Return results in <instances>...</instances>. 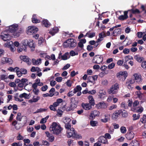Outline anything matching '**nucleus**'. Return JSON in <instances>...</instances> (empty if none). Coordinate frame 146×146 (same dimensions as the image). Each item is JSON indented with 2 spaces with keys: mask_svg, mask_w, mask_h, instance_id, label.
<instances>
[{
  "mask_svg": "<svg viewBox=\"0 0 146 146\" xmlns=\"http://www.w3.org/2000/svg\"><path fill=\"white\" fill-rule=\"evenodd\" d=\"M18 25L17 24H13L10 26L8 28V29L7 30L8 31L9 33H13V35L15 37H17L19 36L21 33L23 32V30H20L19 31H16L18 29Z\"/></svg>",
  "mask_w": 146,
  "mask_h": 146,
  "instance_id": "f257e3e1",
  "label": "nucleus"
},
{
  "mask_svg": "<svg viewBox=\"0 0 146 146\" xmlns=\"http://www.w3.org/2000/svg\"><path fill=\"white\" fill-rule=\"evenodd\" d=\"M50 129L51 131H52V133L58 135L61 133L62 128L56 122H53L51 126L50 127Z\"/></svg>",
  "mask_w": 146,
  "mask_h": 146,
  "instance_id": "f03ea898",
  "label": "nucleus"
},
{
  "mask_svg": "<svg viewBox=\"0 0 146 146\" xmlns=\"http://www.w3.org/2000/svg\"><path fill=\"white\" fill-rule=\"evenodd\" d=\"M67 136L68 138L71 137L74 139L81 138L82 137L77 134L74 128H72L71 129H68L67 131Z\"/></svg>",
  "mask_w": 146,
  "mask_h": 146,
  "instance_id": "7ed1b4c3",
  "label": "nucleus"
},
{
  "mask_svg": "<svg viewBox=\"0 0 146 146\" xmlns=\"http://www.w3.org/2000/svg\"><path fill=\"white\" fill-rule=\"evenodd\" d=\"M16 119L17 120H15L13 121L12 123V125L15 127V128L17 130H19L21 128L20 126H19L20 123H18V121H21L22 117L21 113L19 112L18 113Z\"/></svg>",
  "mask_w": 146,
  "mask_h": 146,
  "instance_id": "20e7f679",
  "label": "nucleus"
},
{
  "mask_svg": "<svg viewBox=\"0 0 146 146\" xmlns=\"http://www.w3.org/2000/svg\"><path fill=\"white\" fill-rule=\"evenodd\" d=\"M8 31L5 30L2 32L0 35L1 38L4 41L10 40L12 36L9 34Z\"/></svg>",
  "mask_w": 146,
  "mask_h": 146,
  "instance_id": "39448f33",
  "label": "nucleus"
},
{
  "mask_svg": "<svg viewBox=\"0 0 146 146\" xmlns=\"http://www.w3.org/2000/svg\"><path fill=\"white\" fill-rule=\"evenodd\" d=\"M119 88V84L118 83H116L108 90V93L110 94H116L117 93V90Z\"/></svg>",
  "mask_w": 146,
  "mask_h": 146,
  "instance_id": "423d86ee",
  "label": "nucleus"
},
{
  "mask_svg": "<svg viewBox=\"0 0 146 146\" xmlns=\"http://www.w3.org/2000/svg\"><path fill=\"white\" fill-rule=\"evenodd\" d=\"M64 43L68 44V47L70 48H74L76 45L77 42L76 40L73 38L68 39L64 42Z\"/></svg>",
  "mask_w": 146,
  "mask_h": 146,
  "instance_id": "0eeeda50",
  "label": "nucleus"
},
{
  "mask_svg": "<svg viewBox=\"0 0 146 146\" xmlns=\"http://www.w3.org/2000/svg\"><path fill=\"white\" fill-rule=\"evenodd\" d=\"M38 31L37 28L33 26H29L28 27L26 33L29 35L36 34Z\"/></svg>",
  "mask_w": 146,
  "mask_h": 146,
  "instance_id": "6e6552de",
  "label": "nucleus"
},
{
  "mask_svg": "<svg viewBox=\"0 0 146 146\" xmlns=\"http://www.w3.org/2000/svg\"><path fill=\"white\" fill-rule=\"evenodd\" d=\"M103 58L102 55H96L94 57L93 59L94 62L96 64H100L103 61Z\"/></svg>",
  "mask_w": 146,
  "mask_h": 146,
  "instance_id": "1a4fd4ad",
  "label": "nucleus"
},
{
  "mask_svg": "<svg viewBox=\"0 0 146 146\" xmlns=\"http://www.w3.org/2000/svg\"><path fill=\"white\" fill-rule=\"evenodd\" d=\"M100 115V112L96 110H94L92 111L90 115V119H94L96 116H99Z\"/></svg>",
  "mask_w": 146,
  "mask_h": 146,
  "instance_id": "9d476101",
  "label": "nucleus"
},
{
  "mask_svg": "<svg viewBox=\"0 0 146 146\" xmlns=\"http://www.w3.org/2000/svg\"><path fill=\"white\" fill-rule=\"evenodd\" d=\"M128 11H124V15H121L118 17V19L121 21H124L127 19L128 17Z\"/></svg>",
  "mask_w": 146,
  "mask_h": 146,
  "instance_id": "9b49d317",
  "label": "nucleus"
},
{
  "mask_svg": "<svg viewBox=\"0 0 146 146\" xmlns=\"http://www.w3.org/2000/svg\"><path fill=\"white\" fill-rule=\"evenodd\" d=\"M21 60L26 62L28 65H30L31 64V62L30 61V59L26 56H20Z\"/></svg>",
  "mask_w": 146,
  "mask_h": 146,
  "instance_id": "f8f14e48",
  "label": "nucleus"
},
{
  "mask_svg": "<svg viewBox=\"0 0 146 146\" xmlns=\"http://www.w3.org/2000/svg\"><path fill=\"white\" fill-rule=\"evenodd\" d=\"M46 136L48 138V140L50 142H52L54 140V137L53 136L52 134H51L48 131H46L45 132Z\"/></svg>",
  "mask_w": 146,
  "mask_h": 146,
  "instance_id": "ddd939ff",
  "label": "nucleus"
},
{
  "mask_svg": "<svg viewBox=\"0 0 146 146\" xmlns=\"http://www.w3.org/2000/svg\"><path fill=\"white\" fill-rule=\"evenodd\" d=\"M65 120H66V122L64 121V123L65 124V127L67 129H70L71 128V125L69 123L70 121V118H66L65 119Z\"/></svg>",
  "mask_w": 146,
  "mask_h": 146,
  "instance_id": "4468645a",
  "label": "nucleus"
},
{
  "mask_svg": "<svg viewBox=\"0 0 146 146\" xmlns=\"http://www.w3.org/2000/svg\"><path fill=\"white\" fill-rule=\"evenodd\" d=\"M98 109L106 108L107 107V105L104 102H100L96 105Z\"/></svg>",
  "mask_w": 146,
  "mask_h": 146,
  "instance_id": "2eb2a0df",
  "label": "nucleus"
},
{
  "mask_svg": "<svg viewBox=\"0 0 146 146\" xmlns=\"http://www.w3.org/2000/svg\"><path fill=\"white\" fill-rule=\"evenodd\" d=\"M42 25L46 28H48L51 25L50 23L46 19H43L41 22Z\"/></svg>",
  "mask_w": 146,
  "mask_h": 146,
  "instance_id": "dca6fc26",
  "label": "nucleus"
},
{
  "mask_svg": "<svg viewBox=\"0 0 146 146\" xmlns=\"http://www.w3.org/2000/svg\"><path fill=\"white\" fill-rule=\"evenodd\" d=\"M134 136V134L132 131L127 132L126 135V138L129 140H131L132 139Z\"/></svg>",
  "mask_w": 146,
  "mask_h": 146,
  "instance_id": "f3484780",
  "label": "nucleus"
},
{
  "mask_svg": "<svg viewBox=\"0 0 146 146\" xmlns=\"http://www.w3.org/2000/svg\"><path fill=\"white\" fill-rule=\"evenodd\" d=\"M82 107L86 110H89L92 108V106L88 103H82Z\"/></svg>",
  "mask_w": 146,
  "mask_h": 146,
  "instance_id": "a211bd4d",
  "label": "nucleus"
},
{
  "mask_svg": "<svg viewBox=\"0 0 146 146\" xmlns=\"http://www.w3.org/2000/svg\"><path fill=\"white\" fill-rule=\"evenodd\" d=\"M99 141L100 143H102L104 144L108 143V140L106 137L103 136H100L99 138Z\"/></svg>",
  "mask_w": 146,
  "mask_h": 146,
  "instance_id": "6ab92c4d",
  "label": "nucleus"
},
{
  "mask_svg": "<svg viewBox=\"0 0 146 146\" xmlns=\"http://www.w3.org/2000/svg\"><path fill=\"white\" fill-rule=\"evenodd\" d=\"M122 112V110L115 111L113 114V117L115 119H117Z\"/></svg>",
  "mask_w": 146,
  "mask_h": 146,
  "instance_id": "aec40b11",
  "label": "nucleus"
},
{
  "mask_svg": "<svg viewBox=\"0 0 146 146\" xmlns=\"http://www.w3.org/2000/svg\"><path fill=\"white\" fill-rule=\"evenodd\" d=\"M88 99L89 100V103L92 106H94L95 105L94 100L92 96L90 95L88 97Z\"/></svg>",
  "mask_w": 146,
  "mask_h": 146,
  "instance_id": "412c9836",
  "label": "nucleus"
},
{
  "mask_svg": "<svg viewBox=\"0 0 146 146\" xmlns=\"http://www.w3.org/2000/svg\"><path fill=\"white\" fill-rule=\"evenodd\" d=\"M86 42V40L84 38L80 40V42L78 43V46L81 48H82L84 47L83 44L85 43Z\"/></svg>",
  "mask_w": 146,
  "mask_h": 146,
  "instance_id": "4be33fe9",
  "label": "nucleus"
},
{
  "mask_svg": "<svg viewBox=\"0 0 146 146\" xmlns=\"http://www.w3.org/2000/svg\"><path fill=\"white\" fill-rule=\"evenodd\" d=\"M58 27H54L49 32V33L52 36H53L57 33L58 32Z\"/></svg>",
  "mask_w": 146,
  "mask_h": 146,
  "instance_id": "5701e85b",
  "label": "nucleus"
},
{
  "mask_svg": "<svg viewBox=\"0 0 146 146\" xmlns=\"http://www.w3.org/2000/svg\"><path fill=\"white\" fill-rule=\"evenodd\" d=\"M33 42V40H32V41L31 40H29L28 45L29 47L31 48V50L32 51H34L35 50V44Z\"/></svg>",
  "mask_w": 146,
  "mask_h": 146,
  "instance_id": "b1692460",
  "label": "nucleus"
},
{
  "mask_svg": "<svg viewBox=\"0 0 146 146\" xmlns=\"http://www.w3.org/2000/svg\"><path fill=\"white\" fill-rule=\"evenodd\" d=\"M127 11H130L131 13H133V14H139L141 13L139 10L137 9H131L128 10Z\"/></svg>",
  "mask_w": 146,
  "mask_h": 146,
  "instance_id": "393cba45",
  "label": "nucleus"
},
{
  "mask_svg": "<svg viewBox=\"0 0 146 146\" xmlns=\"http://www.w3.org/2000/svg\"><path fill=\"white\" fill-rule=\"evenodd\" d=\"M134 76L135 78V80L136 82L139 83L141 82V76L140 75L135 74H134Z\"/></svg>",
  "mask_w": 146,
  "mask_h": 146,
  "instance_id": "a878e982",
  "label": "nucleus"
},
{
  "mask_svg": "<svg viewBox=\"0 0 146 146\" xmlns=\"http://www.w3.org/2000/svg\"><path fill=\"white\" fill-rule=\"evenodd\" d=\"M139 143L138 141L136 140L132 141L129 144V146H139Z\"/></svg>",
  "mask_w": 146,
  "mask_h": 146,
  "instance_id": "bb28decb",
  "label": "nucleus"
},
{
  "mask_svg": "<svg viewBox=\"0 0 146 146\" xmlns=\"http://www.w3.org/2000/svg\"><path fill=\"white\" fill-rule=\"evenodd\" d=\"M32 21L33 23H35L40 22V20L36 18V16L35 15H33L32 19Z\"/></svg>",
  "mask_w": 146,
  "mask_h": 146,
  "instance_id": "cd10ccee",
  "label": "nucleus"
},
{
  "mask_svg": "<svg viewBox=\"0 0 146 146\" xmlns=\"http://www.w3.org/2000/svg\"><path fill=\"white\" fill-rule=\"evenodd\" d=\"M135 94L137 96V98H138L140 100L142 99L143 96H144L143 94L139 91H136L135 92Z\"/></svg>",
  "mask_w": 146,
  "mask_h": 146,
  "instance_id": "c85d7f7f",
  "label": "nucleus"
},
{
  "mask_svg": "<svg viewBox=\"0 0 146 146\" xmlns=\"http://www.w3.org/2000/svg\"><path fill=\"white\" fill-rule=\"evenodd\" d=\"M35 97V96H34L32 100H29L30 103H32L33 102H38L40 98V97L38 96H37L36 98Z\"/></svg>",
  "mask_w": 146,
  "mask_h": 146,
  "instance_id": "c756f323",
  "label": "nucleus"
},
{
  "mask_svg": "<svg viewBox=\"0 0 146 146\" xmlns=\"http://www.w3.org/2000/svg\"><path fill=\"white\" fill-rule=\"evenodd\" d=\"M134 80H130L128 82H127L126 85L129 89H131L132 88L131 87V85L134 83Z\"/></svg>",
  "mask_w": 146,
  "mask_h": 146,
  "instance_id": "7c9ffc66",
  "label": "nucleus"
},
{
  "mask_svg": "<svg viewBox=\"0 0 146 146\" xmlns=\"http://www.w3.org/2000/svg\"><path fill=\"white\" fill-rule=\"evenodd\" d=\"M82 87L80 85H78L74 88V93H76L78 91H81L82 90Z\"/></svg>",
  "mask_w": 146,
  "mask_h": 146,
  "instance_id": "2f4dec72",
  "label": "nucleus"
},
{
  "mask_svg": "<svg viewBox=\"0 0 146 146\" xmlns=\"http://www.w3.org/2000/svg\"><path fill=\"white\" fill-rule=\"evenodd\" d=\"M105 118L104 119H102L101 121L102 122H104V123H106L108 121L109 119V117L110 115L108 114L105 115Z\"/></svg>",
  "mask_w": 146,
  "mask_h": 146,
  "instance_id": "473e14b6",
  "label": "nucleus"
},
{
  "mask_svg": "<svg viewBox=\"0 0 146 146\" xmlns=\"http://www.w3.org/2000/svg\"><path fill=\"white\" fill-rule=\"evenodd\" d=\"M29 42V41L27 39L24 40L22 41L23 45L25 46V48L24 49L25 50L26 49V46L28 45Z\"/></svg>",
  "mask_w": 146,
  "mask_h": 146,
  "instance_id": "72a5a7b5",
  "label": "nucleus"
},
{
  "mask_svg": "<svg viewBox=\"0 0 146 146\" xmlns=\"http://www.w3.org/2000/svg\"><path fill=\"white\" fill-rule=\"evenodd\" d=\"M5 61L10 65L12 64L13 62V61L11 58H5Z\"/></svg>",
  "mask_w": 146,
  "mask_h": 146,
  "instance_id": "f704fd0d",
  "label": "nucleus"
},
{
  "mask_svg": "<svg viewBox=\"0 0 146 146\" xmlns=\"http://www.w3.org/2000/svg\"><path fill=\"white\" fill-rule=\"evenodd\" d=\"M15 72H16L17 75L19 77H20L22 76V74L19 67H18V69H16Z\"/></svg>",
  "mask_w": 146,
  "mask_h": 146,
  "instance_id": "c9c22d12",
  "label": "nucleus"
},
{
  "mask_svg": "<svg viewBox=\"0 0 146 146\" xmlns=\"http://www.w3.org/2000/svg\"><path fill=\"white\" fill-rule=\"evenodd\" d=\"M106 36L105 32L104 31H102L99 34V37L102 39H103V38L106 37Z\"/></svg>",
  "mask_w": 146,
  "mask_h": 146,
  "instance_id": "e433bc0d",
  "label": "nucleus"
},
{
  "mask_svg": "<svg viewBox=\"0 0 146 146\" xmlns=\"http://www.w3.org/2000/svg\"><path fill=\"white\" fill-rule=\"evenodd\" d=\"M132 117H133V120L135 121L138 119L140 118V115L138 114L137 115L135 113L133 114Z\"/></svg>",
  "mask_w": 146,
  "mask_h": 146,
  "instance_id": "4c0bfd02",
  "label": "nucleus"
},
{
  "mask_svg": "<svg viewBox=\"0 0 146 146\" xmlns=\"http://www.w3.org/2000/svg\"><path fill=\"white\" fill-rule=\"evenodd\" d=\"M134 58L139 62H141L143 61V58L142 57L136 56H135Z\"/></svg>",
  "mask_w": 146,
  "mask_h": 146,
  "instance_id": "58836bf2",
  "label": "nucleus"
},
{
  "mask_svg": "<svg viewBox=\"0 0 146 146\" xmlns=\"http://www.w3.org/2000/svg\"><path fill=\"white\" fill-rule=\"evenodd\" d=\"M127 72H120L119 73H118L117 74V77H121L123 78V76Z\"/></svg>",
  "mask_w": 146,
  "mask_h": 146,
  "instance_id": "ea45409f",
  "label": "nucleus"
},
{
  "mask_svg": "<svg viewBox=\"0 0 146 146\" xmlns=\"http://www.w3.org/2000/svg\"><path fill=\"white\" fill-rule=\"evenodd\" d=\"M57 113L56 115L57 116L61 117L62 115V113L63 112V111L60 109H58L57 110Z\"/></svg>",
  "mask_w": 146,
  "mask_h": 146,
  "instance_id": "a19ab883",
  "label": "nucleus"
},
{
  "mask_svg": "<svg viewBox=\"0 0 146 146\" xmlns=\"http://www.w3.org/2000/svg\"><path fill=\"white\" fill-rule=\"evenodd\" d=\"M33 62L34 64H38L41 63V59L40 58H39V60L38 59L36 60L35 59L34 60L33 59Z\"/></svg>",
  "mask_w": 146,
  "mask_h": 146,
  "instance_id": "79ce46f5",
  "label": "nucleus"
},
{
  "mask_svg": "<svg viewBox=\"0 0 146 146\" xmlns=\"http://www.w3.org/2000/svg\"><path fill=\"white\" fill-rule=\"evenodd\" d=\"M90 123V125L93 127L97 126L98 124V122L96 121H91Z\"/></svg>",
  "mask_w": 146,
  "mask_h": 146,
  "instance_id": "37998d69",
  "label": "nucleus"
},
{
  "mask_svg": "<svg viewBox=\"0 0 146 146\" xmlns=\"http://www.w3.org/2000/svg\"><path fill=\"white\" fill-rule=\"evenodd\" d=\"M70 100L71 101L70 104H75L77 105L78 102L75 100V98L74 97L70 98Z\"/></svg>",
  "mask_w": 146,
  "mask_h": 146,
  "instance_id": "c03bdc74",
  "label": "nucleus"
},
{
  "mask_svg": "<svg viewBox=\"0 0 146 146\" xmlns=\"http://www.w3.org/2000/svg\"><path fill=\"white\" fill-rule=\"evenodd\" d=\"M47 109L40 108L37 109L35 113H41L44 111H46L47 110Z\"/></svg>",
  "mask_w": 146,
  "mask_h": 146,
  "instance_id": "a18cd8bd",
  "label": "nucleus"
},
{
  "mask_svg": "<svg viewBox=\"0 0 146 146\" xmlns=\"http://www.w3.org/2000/svg\"><path fill=\"white\" fill-rule=\"evenodd\" d=\"M17 69H18V67H16L14 68L10 67L8 68V70L11 72H15Z\"/></svg>",
  "mask_w": 146,
  "mask_h": 146,
  "instance_id": "49530a36",
  "label": "nucleus"
},
{
  "mask_svg": "<svg viewBox=\"0 0 146 146\" xmlns=\"http://www.w3.org/2000/svg\"><path fill=\"white\" fill-rule=\"evenodd\" d=\"M28 96L27 94L25 93H24L22 94H21L19 96V97L20 98H24L25 99L27 98Z\"/></svg>",
  "mask_w": 146,
  "mask_h": 146,
  "instance_id": "de8ad7c7",
  "label": "nucleus"
},
{
  "mask_svg": "<svg viewBox=\"0 0 146 146\" xmlns=\"http://www.w3.org/2000/svg\"><path fill=\"white\" fill-rule=\"evenodd\" d=\"M22 74H27V70L24 68H21L20 69Z\"/></svg>",
  "mask_w": 146,
  "mask_h": 146,
  "instance_id": "09e8293b",
  "label": "nucleus"
},
{
  "mask_svg": "<svg viewBox=\"0 0 146 146\" xmlns=\"http://www.w3.org/2000/svg\"><path fill=\"white\" fill-rule=\"evenodd\" d=\"M121 114L122 116L124 117H126L127 116L128 114L126 111L123 110V111L122 110V112Z\"/></svg>",
  "mask_w": 146,
  "mask_h": 146,
  "instance_id": "8fccbe9b",
  "label": "nucleus"
},
{
  "mask_svg": "<svg viewBox=\"0 0 146 146\" xmlns=\"http://www.w3.org/2000/svg\"><path fill=\"white\" fill-rule=\"evenodd\" d=\"M121 132L122 133H126L127 130L125 127H121L120 128Z\"/></svg>",
  "mask_w": 146,
  "mask_h": 146,
  "instance_id": "3c124183",
  "label": "nucleus"
},
{
  "mask_svg": "<svg viewBox=\"0 0 146 146\" xmlns=\"http://www.w3.org/2000/svg\"><path fill=\"white\" fill-rule=\"evenodd\" d=\"M115 64L114 63H111V64H109L108 66V68L109 69H111L113 68L115 66Z\"/></svg>",
  "mask_w": 146,
  "mask_h": 146,
  "instance_id": "603ef678",
  "label": "nucleus"
},
{
  "mask_svg": "<svg viewBox=\"0 0 146 146\" xmlns=\"http://www.w3.org/2000/svg\"><path fill=\"white\" fill-rule=\"evenodd\" d=\"M141 67L142 68L146 70V60L143 61L142 62Z\"/></svg>",
  "mask_w": 146,
  "mask_h": 146,
  "instance_id": "864d4df0",
  "label": "nucleus"
},
{
  "mask_svg": "<svg viewBox=\"0 0 146 146\" xmlns=\"http://www.w3.org/2000/svg\"><path fill=\"white\" fill-rule=\"evenodd\" d=\"M93 48V46L90 45H88L87 47V49L89 52L92 51Z\"/></svg>",
  "mask_w": 146,
  "mask_h": 146,
  "instance_id": "5fc2aeb1",
  "label": "nucleus"
},
{
  "mask_svg": "<svg viewBox=\"0 0 146 146\" xmlns=\"http://www.w3.org/2000/svg\"><path fill=\"white\" fill-rule=\"evenodd\" d=\"M48 88V86L46 85H45L44 86L42 87L41 88V90L43 92L46 91Z\"/></svg>",
  "mask_w": 146,
  "mask_h": 146,
  "instance_id": "6e6d98bb",
  "label": "nucleus"
},
{
  "mask_svg": "<svg viewBox=\"0 0 146 146\" xmlns=\"http://www.w3.org/2000/svg\"><path fill=\"white\" fill-rule=\"evenodd\" d=\"M13 42L12 41H9V42L7 43L6 46L7 47H9L11 46H13Z\"/></svg>",
  "mask_w": 146,
  "mask_h": 146,
  "instance_id": "4d7b16f0",
  "label": "nucleus"
},
{
  "mask_svg": "<svg viewBox=\"0 0 146 146\" xmlns=\"http://www.w3.org/2000/svg\"><path fill=\"white\" fill-rule=\"evenodd\" d=\"M75 93H74V92H73L72 91H70L67 94V96L69 97H71L73 96L74 94Z\"/></svg>",
  "mask_w": 146,
  "mask_h": 146,
  "instance_id": "13d9d810",
  "label": "nucleus"
},
{
  "mask_svg": "<svg viewBox=\"0 0 146 146\" xmlns=\"http://www.w3.org/2000/svg\"><path fill=\"white\" fill-rule=\"evenodd\" d=\"M49 108L51 110L53 111H56V108L52 105H50L49 107Z\"/></svg>",
  "mask_w": 146,
  "mask_h": 146,
  "instance_id": "bf43d9fd",
  "label": "nucleus"
},
{
  "mask_svg": "<svg viewBox=\"0 0 146 146\" xmlns=\"http://www.w3.org/2000/svg\"><path fill=\"white\" fill-rule=\"evenodd\" d=\"M90 33L88 34V37L89 38H92L94 37L95 36V33Z\"/></svg>",
  "mask_w": 146,
  "mask_h": 146,
  "instance_id": "052dcab7",
  "label": "nucleus"
},
{
  "mask_svg": "<svg viewBox=\"0 0 146 146\" xmlns=\"http://www.w3.org/2000/svg\"><path fill=\"white\" fill-rule=\"evenodd\" d=\"M117 107L116 105L113 104L111 106H110L109 108V110H112L116 108Z\"/></svg>",
  "mask_w": 146,
  "mask_h": 146,
  "instance_id": "680f3d73",
  "label": "nucleus"
},
{
  "mask_svg": "<svg viewBox=\"0 0 146 146\" xmlns=\"http://www.w3.org/2000/svg\"><path fill=\"white\" fill-rule=\"evenodd\" d=\"M114 31V32H115L117 35L120 34H121V29L120 28H118L117 29H116Z\"/></svg>",
  "mask_w": 146,
  "mask_h": 146,
  "instance_id": "e2e57ef3",
  "label": "nucleus"
},
{
  "mask_svg": "<svg viewBox=\"0 0 146 146\" xmlns=\"http://www.w3.org/2000/svg\"><path fill=\"white\" fill-rule=\"evenodd\" d=\"M44 97H46L48 96L52 97L53 95H52V93H50L49 94L48 93H46L45 94H43L42 95Z\"/></svg>",
  "mask_w": 146,
  "mask_h": 146,
  "instance_id": "0e129e2a",
  "label": "nucleus"
},
{
  "mask_svg": "<svg viewBox=\"0 0 146 146\" xmlns=\"http://www.w3.org/2000/svg\"><path fill=\"white\" fill-rule=\"evenodd\" d=\"M70 54L71 56H73L76 55H78V54L77 52L76 53L73 50H72L70 52Z\"/></svg>",
  "mask_w": 146,
  "mask_h": 146,
  "instance_id": "69168bd1",
  "label": "nucleus"
},
{
  "mask_svg": "<svg viewBox=\"0 0 146 146\" xmlns=\"http://www.w3.org/2000/svg\"><path fill=\"white\" fill-rule=\"evenodd\" d=\"M39 91V90L38 88L33 89V92L35 95H38Z\"/></svg>",
  "mask_w": 146,
  "mask_h": 146,
  "instance_id": "338daca9",
  "label": "nucleus"
},
{
  "mask_svg": "<svg viewBox=\"0 0 146 146\" xmlns=\"http://www.w3.org/2000/svg\"><path fill=\"white\" fill-rule=\"evenodd\" d=\"M70 65L69 64H67L64 66L62 68V70H65L68 68L70 66Z\"/></svg>",
  "mask_w": 146,
  "mask_h": 146,
  "instance_id": "774afa93",
  "label": "nucleus"
}]
</instances>
